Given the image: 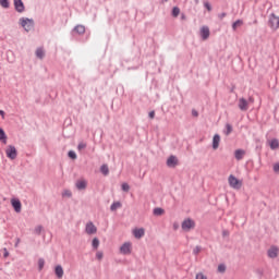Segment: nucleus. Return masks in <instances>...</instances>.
Listing matches in <instances>:
<instances>
[{"label":"nucleus","mask_w":279,"mask_h":279,"mask_svg":"<svg viewBox=\"0 0 279 279\" xmlns=\"http://www.w3.org/2000/svg\"><path fill=\"white\" fill-rule=\"evenodd\" d=\"M268 26L272 32H276L279 29V16L275 13H270L268 16Z\"/></svg>","instance_id":"1"},{"label":"nucleus","mask_w":279,"mask_h":279,"mask_svg":"<svg viewBox=\"0 0 279 279\" xmlns=\"http://www.w3.org/2000/svg\"><path fill=\"white\" fill-rule=\"evenodd\" d=\"M229 186H231V189H235L239 191V189H241V186H243V183L236 179V177H234L233 174L229 175Z\"/></svg>","instance_id":"2"},{"label":"nucleus","mask_w":279,"mask_h":279,"mask_svg":"<svg viewBox=\"0 0 279 279\" xmlns=\"http://www.w3.org/2000/svg\"><path fill=\"white\" fill-rule=\"evenodd\" d=\"M181 228L185 232H189L190 230H193V228H195V220H193L191 218H187V219L183 220V222L181 223Z\"/></svg>","instance_id":"3"},{"label":"nucleus","mask_w":279,"mask_h":279,"mask_svg":"<svg viewBox=\"0 0 279 279\" xmlns=\"http://www.w3.org/2000/svg\"><path fill=\"white\" fill-rule=\"evenodd\" d=\"M120 254H123V256H128L132 254V243L131 242H124L120 246Z\"/></svg>","instance_id":"4"},{"label":"nucleus","mask_w":279,"mask_h":279,"mask_svg":"<svg viewBox=\"0 0 279 279\" xmlns=\"http://www.w3.org/2000/svg\"><path fill=\"white\" fill-rule=\"evenodd\" d=\"M20 23L23 28H25L26 32H32V28L34 27V21L29 19H22L20 20Z\"/></svg>","instance_id":"5"},{"label":"nucleus","mask_w":279,"mask_h":279,"mask_svg":"<svg viewBox=\"0 0 279 279\" xmlns=\"http://www.w3.org/2000/svg\"><path fill=\"white\" fill-rule=\"evenodd\" d=\"M5 154L10 158V160H15V158L17 156L16 147L8 146L5 149Z\"/></svg>","instance_id":"6"},{"label":"nucleus","mask_w":279,"mask_h":279,"mask_svg":"<svg viewBox=\"0 0 279 279\" xmlns=\"http://www.w3.org/2000/svg\"><path fill=\"white\" fill-rule=\"evenodd\" d=\"M85 232L86 234H97V227L95 226V223H93V221L86 223Z\"/></svg>","instance_id":"7"},{"label":"nucleus","mask_w":279,"mask_h":279,"mask_svg":"<svg viewBox=\"0 0 279 279\" xmlns=\"http://www.w3.org/2000/svg\"><path fill=\"white\" fill-rule=\"evenodd\" d=\"M167 167H169L170 169H173L175 167H178V157H175L174 155H171L166 162Z\"/></svg>","instance_id":"8"},{"label":"nucleus","mask_w":279,"mask_h":279,"mask_svg":"<svg viewBox=\"0 0 279 279\" xmlns=\"http://www.w3.org/2000/svg\"><path fill=\"white\" fill-rule=\"evenodd\" d=\"M14 8L16 12L22 14V12H25V4L23 3V0H13Z\"/></svg>","instance_id":"9"},{"label":"nucleus","mask_w":279,"mask_h":279,"mask_svg":"<svg viewBox=\"0 0 279 279\" xmlns=\"http://www.w3.org/2000/svg\"><path fill=\"white\" fill-rule=\"evenodd\" d=\"M201 38L202 40H208V38H210V28L208 26L201 28Z\"/></svg>","instance_id":"10"},{"label":"nucleus","mask_w":279,"mask_h":279,"mask_svg":"<svg viewBox=\"0 0 279 279\" xmlns=\"http://www.w3.org/2000/svg\"><path fill=\"white\" fill-rule=\"evenodd\" d=\"M11 206H13L15 213H21L23 205L19 198H11Z\"/></svg>","instance_id":"11"},{"label":"nucleus","mask_w":279,"mask_h":279,"mask_svg":"<svg viewBox=\"0 0 279 279\" xmlns=\"http://www.w3.org/2000/svg\"><path fill=\"white\" fill-rule=\"evenodd\" d=\"M72 34H77V36H82L86 34V27L84 25L78 24L73 28Z\"/></svg>","instance_id":"12"},{"label":"nucleus","mask_w":279,"mask_h":279,"mask_svg":"<svg viewBox=\"0 0 279 279\" xmlns=\"http://www.w3.org/2000/svg\"><path fill=\"white\" fill-rule=\"evenodd\" d=\"M278 254H279L278 246H271V247L267 251V256H268V258H278Z\"/></svg>","instance_id":"13"},{"label":"nucleus","mask_w":279,"mask_h":279,"mask_svg":"<svg viewBox=\"0 0 279 279\" xmlns=\"http://www.w3.org/2000/svg\"><path fill=\"white\" fill-rule=\"evenodd\" d=\"M133 236H135V239H143V236H145V229L144 228L134 229Z\"/></svg>","instance_id":"14"},{"label":"nucleus","mask_w":279,"mask_h":279,"mask_svg":"<svg viewBox=\"0 0 279 279\" xmlns=\"http://www.w3.org/2000/svg\"><path fill=\"white\" fill-rule=\"evenodd\" d=\"M75 186L78 191H85L86 186H88V183L86 180H78L76 181Z\"/></svg>","instance_id":"15"},{"label":"nucleus","mask_w":279,"mask_h":279,"mask_svg":"<svg viewBox=\"0 0 279 279\" xmlns=\"http://www.w3.org/2000/svg\"><path fill=\"white\" fill-rule=\"evenodd\" d=\"M219 143H221V136L215 134L213 137V149H219Z\"/></svg>","instance_id":"16"},{"label":"nucleus","mask_w":279,"mask_h":279,"mask_svg":"<svg viewBox=\"0 0 279 279\" xmlns=\"http://www.w3.org/2000/svg\"><path fill=\"white\" fill-rule=\"evenodd\" d=\"M238 107L242 112H245L247 110V100L245 98H240Z\"/></svg>","instance_id":"17"},{"label":"nucleus","mask_w":279,"mask_h":279,"mask_svg":"<svg viewBox=\"0 0 279 279\" xmlns=\"http://www.w3.org/2000/svg\"><path fill=\"white\" fill-rule=\"evenodd\" d=\"M54 274L57 276V278H63L64 276V269L62 268L61 265H57L56 268H54Z\"/></svg>","instance_id":"18"},{"label":"nucleus","mask_w":279,"mask_h":279,"mask_svg":"<svg viewBox=\"0 0 279 279\" xmlns=\"http://www.w3.org/2000/svg\"><path fill=\"white\" fill-rule=\"evenodd\" d=\"M235 159L243 160V156H245V150L243 149H236L234 151Z\"/></svg>","instance_id":"19"},{"label":"nucleus","mask_w":279,"mask_h":279,"mask_svg":"<svg viewBox=\"0 0 279 279\" xmlns=\"http://www.w3.org/2000/svg\"><path fill=\"white\" fill-rule=\"evenodd\" d=\"M46 53H45V49L44 48H37L36 50V57L39 60H43L45 58Z\"/></svg>","instance_id":"20"},{"label":"nucleus","mask_w":279,"mask_h":279,"mask_svg":"<svg viewBox=\"0 0 279 279\" xmlns=\"http://www.w3.org/2000/svg\"><path fill=\"white\" fill-rule=\"evenodd\" d=\"M121 202H114V203H112L111 204V206H110V210L112 211V213H114V210H119V208H121Z\"/></svg>","instance_id":"21"},{"label":"nucleus","mask_w":279,"mask_h":279,"mask_svg":"<svg viewBox=\"0 0 279 279\" xmlns=\"http://www.w3.org/2000/svg\"><path fill=\"white\" fill-rule=\"evenodd\" d=\"M153 215H155V217H160V215H165V209L157 207L153 210Z\"/></svg>","instance_id":"22"},{"label":"nucleus","mask_w":279,"mask_h":279,"mask_svg":"<svg viewBox=\"0 0 279 279\" xmlns=\"http://www.w3.org/2000/svg\"><path fill=\"white\" fill-rule=\"evenodd\" d=\"M269 145H270V149H278V147H279L278 138L271 140Z\"/></svg>","instance_id":"23"},{"label":"nucleus","mask_w":279,"mask_h":279,"mask_svg":"<svg viewBox=\"0 0 279 279\" xmlns=\"http://www.w3.org/2000/svg\"><path fill=\"white\" fill-rule=\"evenodd\" d=\"M100 173H102V175H108V173H110V169L108 168V165H102L100 167Z\"/></svg>","instance_id":"24"},{"label":"nucleus","mask_w":279,"mask_h":279,"mask_svg":"<svg viewBox=\"0 0 279 279\" xmlns=\"http://www.w3.org/2000/svg\"><path fill=\"white\" fill-rule=\"evenodd\" d=\"M241 25H243V20H236V21L232 24V29H233V32H236V27H241Z\"/></svg>","instance_id":"25"},{"label":"nucleus","mask_w":279,"mask_h":279,"mask_svg":"<svg viewBox=\"0 0 279 279\" xmlns=\"http://www.w3.org/2000/svg\"><path fill=\"white\" fill-rule=\"evenodd\" d=\"M92 246H93V250H98L99 248V239L98 238L93 239Z\"/></svg>","instance_id":"26"},{"label":"nucleus","mask_w":279,"mask_h":279,"mask_svg":"<svg viewBox=\"0 0 279 279\" xmlns=\"http://www.w3.org/2000/svg\"><path fill=\"white\" fill-rule=\"evenodd\" d=\"M225 134H226V136H230V134H232V125L230 123L226 124Z\"/></svg>","instance_id":"27"},{"label":"nucleus","mask_w":279,"mask_h":279,"mask_svg":"<svg viewBox=\"0 0 279 279\" xmlns=\"http://www.w3.org/2000/svg\"><path fill=\"white\" fill-rule=\"evenodd\" d=\"M62 197H73V192L71 190H63Z\"/></svg>","instance_id":"28"},{"label":"nucleus","mask_w":279,"mask_h":279,"mask_svg":"<svg viewBox=\"0 0 279 279\" xmlns=\"http://www.w3.org/2000/svg\"><path fill=\"white\" fill-rule=\"evenodd\" d=\"M1 8L8 9L10 8V1L9 0H0Z\"/></svg>","instance_id":"29"},{"label":"nucleus","mask_w":279,"mask_h":279,"mask_svg":"<svg viewBox=\"0 0 279 279\" xmlns=\"http://www.w3.org/2000/svg\"><path fill=\"white\" fill-rule=\"evenodd\" d=\"M7 136H5V131L0 128V141H3V143H7Z\"/></svg>","instance_id":"30"},{"label":"nucleus","mask_w":279,"mask_h":279,"mask_svg":"<svg viewBox=\"0 0 279 279\" xmlns=\"http://www.w3.org/2000/svg\"><path fill=\"white\" fill-rule=\"evenodd\" d=\"M172 16H174V17L180 16V8L173 7V9H172Z\"/></svg>","instance_id":"31"},{"label":"nucleus","mask_w":279,"mask_h":279,"mask_svg":"<svg viewBox=\"0 0 279 279\" xmlns=\"http://www.w3.org/2000/svg\"><path fill=\"white\" fill-rule=\"evenodd\" d=\"M69 158H72V160H75L77 158V154H75V150H70L68 153Z\"/></svg>","instance_id":"32"},{"label":"nucleus","mask_w":279,"mask_h":279,"mask_svg":"<svg viewBox=\"0 0 279 279\" xmlns=\"http://www.w3.org/2000/svg\"><path fill=\"white\" fill-rule=\"evenodd\" d=\"M218 271H219V274H226V265L225 264H219L218 265Z\"/></svg>","instance_id":"33"},{"label":"nucleus","mask_w":279,"mask_h":279,"mask_svg":"<svg viewBox=\"0 0 279 279\" xmlns=\"http://www.w3.org/2000/svg\"><path fill=\"white\" fill-rule=\"evenodd\" d=\"M87 145L84 142H80L77 145V149L78 151H82V149H86Z\"/></svg>","instance_id":"34"},{"label":"nucleus","mask_w":279,"mask_h":279,"mask_svg":"<svg viewBox=\"0 0 279 279\" xmlns=\"http://www.w3.org/2000/svg\"><path fill=\"white\" fill-rule=\"evenodd\" d=\"M121 189H122V191H124V193H128L130 191V184L122 183Z\"/></svg>","instance_id":"35"},{"label":"nucleus","mask_w":279,"mask_h":279,"mask_svg":"<svg viewBox=\"0 0 279 279\" xmlns=\"http://www.w3.org/2000/svg\"><path fill=\"white\" fill-rule=\"evenodd\" d=\"M44 267H45V259L44 258H39L38 259V268H39V270H43Z\"/></svg>","instance_id":"36"},{"label":"nucleus","mask_w":279,"mask_h":279,"mask_svg":"<svg viewBox=\"0 0 279 279\" xmlns=\"http://www.w3.org/2000/svg\"><path fill=\"white\" fill-rule=\"evenodd\" d=\"M96 258H97V260H102V259H104V252L98 251V252L96 253Z\"/></svg>","instance_id":"37"},{"label":"nucleus","mask_w":279,"mask_h":279,"mask_svg":"<svg viewBox=\"0 0 279 279\" xmlns=\"http://www.w3.org/2000/svg\"><path fill=\"white\" fill-rule=\"evenodd\" d=\"M37 236H43V226H38L36 229Z\"/></svg>","instance_id":"38"},{"label":"nucleus","mask_w":279,"mask_h":279,"mask_svg":"<svg viewBox=\"0 0 279 279\" xmlns=\"http://www.w3.org/2000/svg\"><path fill=\"white\" fill-rule=\"evenodd\" d=\"M195 279H208V277H206V275H204L203 272H198L196 274Z\"/></svg>","instance_id":"39"},{"label":"nucleus","mask_w":279,"mask_h":279,"mask_svg":"<svg viewBox=\"0 0 279 279\" xmlns=\"http://www.w3.org/2000/svg\"><path fill=\"white\" fill-rule=\"evenodd\" d=\"M204 8H206V10H208V12L213 11V7L210 5L209 2H204Z\"/></svg>","instance_id":"40"},{"label":"nucleus","mask_w":279,"mask_h":279,"mask_svg":"<svg viewBox=\"0 0 279 279\" xmlns=\"http://www.w3.org/2000/svg\"><path fill=\"white\" fill-rule=\"evenodd\" d=\"M199 252H202V246H196L194 250H193V254L195 256H197V254H199Z\"/></svg>","instance_id":"41"},{"label":"nucleus","mask_w":279,"mask_h":279,"mask_svg":"<svg viewBox=\"0 0 279 279\" xmlns=\"http://www.w3.org/2000/svg\"><path fill=\"white\" fill-rule=\"evenodd\" d=\"M2 252L4 258H8V256H10V252H8V248H3Z\"/></svg>","instance_id":"42"},{"label":"nucleus","mask_w":279,"mask_h":279,"mask_svg":"<svg viewBox=\"0 0 279 279\" xmlns=\"http://www.w3.org/2000/svg\"><path fill=\"white\" fill-rule=\"evenodd\" d=\"M274 171L275 173H279V163L274 165Z\"/></svg>","instance_id":"43"},{"label":"nucleus","mask_w":279,"mask_h":279,"mask_svg":"<svg viewBox=\"0 0 279 279\" xmlns=\"http://www.w3.org/2000/svg\"><path fill=\"white\" fill-rule=\"evenodd\" d=\"M148 117H149L150 119H154V118L156 117V112H155V111H150V112L148 113Z\"/></svg>","instance_id":"44"},{"label":"nucleus","mask_w":279,"mask_h":279,"mask_svg":"<svg viewBox=\"0 0 279 279\" xmlns=\"http://www.w3.org/2000/svg\"><path fill=\"white\" fill-rule=\"evenodd\" d=\"M222 236H230V231L223 230L222 231Z\"/></svg>","instance_id":"45"},{"label":"nucleus","mask_w":279,"mask_h":279,"mask_svg":"<svg viewBox=\"0 0 279 279\" xmlns=\"http://www.w3.org/2000/svg\"><path fill=\"white\" fill-rule=\"evenodd\" d=\"M192 116L193 117H199V113L196 110H192Z\"/></svg>","instance_id":"46"},{"label":"nucleus","mask_w":279,"mask_h":279,"mask_svg":"<svg viewBox=\"0 0 279 279\" xmlns=\"http://www.w3.org/2000/svg\"><path fill=\"white\" fill-rule=\"evenodd\" d=\"M219 19H226V13L219 14Z\"/></svg>","instance_id":"47"},{"label":"nucleus","mask_w":279,"mask_h":279,"mask_svg":"<svg viewBox=\"0 0 279 279\" xmlns=\"http://www.w3.org/2000/svg\"><path fill=\"white\" fill-rule=\"evenodd\" d=\"M0 114H1V117H3L5 114V112H3V110H0Z\"/></svg>","instance_id":"48"},{"label":"nucleus","mask_w":279,"mask_h":279,"mask_svg":"<svg viewBox=\"0 0 279 279\" xmlns=\"http://www.w3.org/2000/svg\"><path fill=\"white\" fill-rule=\"evenodd\" d=\"M21 240H17V242L15 243V247H19V243Z\"/></svg>","instance_id":"49"},{"label":"nucleus","mask_w":279,"mask_h":279,"mask_svg":"<svg viewBox=\"0 0 279 279\" xmlns=\"http://www.w3.org/2000/svg\"><path fill=\"white\" fill-rule=\"evenodd\" d=\"M181 19H186V16H185V15H182Z\"/></svg>","instance_id":"50"},{"label":"nucleus","mask_w":279,"mask_h":279,"mask_svg":"<svg viewBox=\"0 0 279 279\" xmlns=\"http://www.w3.org/2000/svg\"><path fill=\"white\" fill-rule=\"evenodd\" d=\"M163 1H169V0H163Z\"/></svg>","instance_id":"51"}]
</instances>
